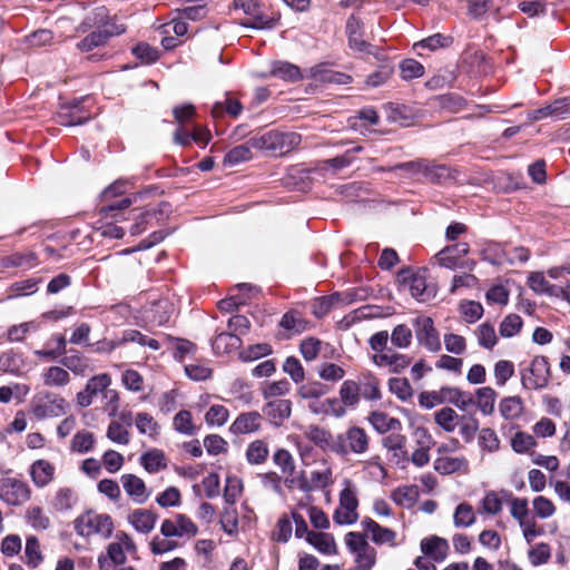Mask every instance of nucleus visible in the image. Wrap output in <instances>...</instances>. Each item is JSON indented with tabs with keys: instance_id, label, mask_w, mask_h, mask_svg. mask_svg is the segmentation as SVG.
<instances>
[{
	"instance_id": "nucleus-9",
	"label": "nucleus",
	"mask_w": 570,
	"mask_h": 570,
	"mask_svg": "<svg viewBox=\"0 0 570 570\" xmlns=\"http://www.w3.org/2000/svg\"><path fill=\"white\" fill-rule=\"evenodd\" d=\"M31 498V489L22 480L3 478L0 480V499L9 505H21Z\"/></svg>"
},
{
	"instance_id": "nucleus-21",
	"label": "nucleus",
	"mask_w": 570,
	"mask_h": 570,
	"mask_svg": "<svg viewBox=\"0 0 570 570\" xmlns=\"http://www.w3.org/2000/svg\"><path fill=\"white\" fill-rule=\"evenodd\" d=\"M384 448L392 453V461L397 465H404L409 460L406 438L401 434H391L383 440Z\"/></svg>"
},
{
	"instance_id": "nucleus-2",
	"label": "nucleus",
	"mask_w": 570,
	"mask_h": 570,
	"mask_svg": "<svg viewBox=\"0 0 570 570\" xmlns=\"http://www.w3.org/2000/svg\"><path fill=\"white\" fill-rule=\"evenodd\" d=\"M137 546L134 539L125 531H117L114 540L107 546L106 553L98 557L100 570H111L114 566L126 563L127 554H136Z\"/></svg>"
},
{
	"instance_id": "nucleus-23",
	"label": "nucleus",
	"mask_w": 570,
	"mask_h": 570,
	"mask_svg": "<svg viewBox=\"0 0 570 570\" xmlns=\"http://www.w3.org/2000/svg\"><path fill=\"white\" fill-rule=\"evenodd\" d=\"M262 425V415L258 412H246L236 417L230 425V432L234 434H248L259 430Z\"/></svg>"
},
{
	"instance_id": "nucleus-48",
	"label": "nucleus",
	"mask_w": 570,
	"mask_h": 570,
	"mask_svg": "<svg viewBox=\"0 0 570 570\" xmlns=\"http://www.w3.org/2000/svg\"><path fill=\"white\" fill-rule=\"evenodd\" d=\"M551 559V547L546 542L533 544L528 550V560L531 566L539 567L546 564Z\"/></svg>"
},
{
	"instance_id": "nucleus-49",
	"label": "nucleus",
	"mask_w": 570,
	"mask_h": 570,
	"mask_svg": "<svg viewBox=\"0 0 570 570\" xmlns=\"http://www.w3.org/2000/svg\"><path fill=\"white\" fill-rule=\"evenodd\" d=\"M306 436L322 449L332 451V443H334L335 436L327 430L311 425L307 428Z\"/></svg>"
},
{
	"instance_id": "nucleus-59",
	"label": "nucleus",
	"mask_w": 570,
	"mask_h": 570,
	"mask_svg": "<svg viewBox=\"0 0 570 570\" xmlns=\"http://www.w3.org/2000/svg\"><path fill=\"white\" fill-rule=\"evenodd\" d=\"M362 466L363 471L373 481L381 482L387 476V471L381 463L379 456L371 458L370 460L363 462Z\"/></svg>"
},
{
	"instance_id": "nucleus-38",
	"label": "nucleus",
	"mask_w": 570,
	"mask_h": 570,
	"mask_svg": "<svg viewBox=\"0 0 570 570\" xmlns=\"http://www.w3.org/2000/svg\"><path fill=\"white\" fill-rule=\"evenodd\" d=\"M510 445L518 454H530L537 446V440L529 433L518 431L511 436Z\"/></svg>"
},
{
	"instance_id": "nucleus-34",
	"label": "nucleus",
	"mask_w": 570,
	"mask_h": 570,
	"mask_svg": "<svg viewBox=\"0 0 570 570\" xmlns=\"http://www.w3.org/2000/svg\"><path fill=\"white\" fill-rule=\"evenodd\" d=\"M27 523L35 530L43 531L50 527V518L46 511L38 505H30L24 514Z\"/></svg>"
},
{
	"instance_id": "nucleus-43",
	"label": "nucleus",
	"mask_w": 570,
	"mask_h": 570,
	"mask_svg": "<svg viewBox=\"0 0 570 570\" xmlns=\"http://www.w3.org/2000/svg\"><path fill=\"white\" fill-rule=\"evenodd\" d=\"M43 384L50 387H60L69 383L70 376L67 370L60 366H50L43 374Z\"/></svg>"
},
{
	"instance_id": "nucleus-56",
	"label": "nucleus",
	"mask_w": 570,
	"mask_h": 570,
	"mask_svg": "<svg viewBox=\"0 0 570 570\" xmlns=\"http://www.w3.org/2000/svg\"><path fill=\"white\" fill-rule=\"evenodd\" d=\"M95 436L91 432L82 430L75 434L70 448L73 452L86 453L94 449Z\"/></svg>"
},
{
	"instance_id": "nucleus-15",
	"label": "nucleus",
	"mask_w": 570,
	"mask_h": 570,
	"mask_svg": "<svg viewBox=\"0 0 570 570\" xmlns=\"http://www.w3.org/2000/svg\"><path fill=\"white\" fill-rule=\"evenodd\" d=\"M56 469L48 460H36L29 468V474L32 483L37 488H45L55 479Z\"/></svg>"
},
{
	"instance_id": "nucleus-41",
	"label": "nucleus",
	"mask_w": 570,
	"mask_h": 570,
	"mask_svg": "<svg viewBox=\"0 0 570 570\" xmlns=\"http://www.w3.org/2000/svg\"><path fill=\"white\" fill-rule=\"evenodd\" d=\"M476 521L475 512L470 503H460L453 513V524L455 528H469Z\"/></svg>"
},
{
	"instance_id": "nucleus-27",
	"label": "nucleus",
	"mask_w": 570,
	"mask_h": 570,
	"mask_svg": "<svg viewBox=\"0 0 570 570\" xmlns=\"http://www.w3.org/2000/svg\"><path fill=\"white\" fill-rule=\"evenodd\" d=\"M78 498L73 489L61 487L55 492L50 504L55 511L66 512L73 508Z\"/></svg>"
},
{
	"instance_id": "nucleus-42",
	"label": "nucleus",
	"mask_w": 570,
	"mask_h": 570,
	"mask_svg": "<svg viewBox=\"0 0 570 570\" xmlns=\"http://www.w3.org/2000/svg\"><path fill=\"white\" fill-rule=\"evenodd\" d=\"M61 364L76 375H86L94 370L89 358L78 353L65 356Z\"/></svg>"
},
{
	"instance_id": "nucleus-10",
	"label": "nucleus",
	"mask_w": 570,
	"mask_h": 570,
	"mask_svg": "<svg viewBox=\"0 0 570 570\" xmlns=\"http://www.w3.org/2000/svg\"><path fill=\"white\" fill-rule=\"evenodd\" d=\"M413 326L419 344L433 353H436L441 350L439 332L435 328L434 322L431 317L417 316L413 320Z\"/></svg>"
},
{
	"instance_id": "nucleus-28",
	"label": "nucleus",
	"mask_w": 570,
	"mask_h": 570,
	"mask_svg": "<svg viewBox=\"0 0 570 570\" xmlns=\"http://www.w3.org/2000/svg\"><path fill=\"white\" fill-rule=\"evenodd\" d=\"M306 541L312 544L317 551L324 554L336 553V543L334 537L326 532H309L307 533Z\"/></svg>"
},
{
	"instance_id": "nucleus-53",
	"label": "nucleus",
	"mask_w": 570,
	"mask_h": 570,
	"mask_svg": "<svg viewBox=\"0 0 570 570\" xmlns=\"http://www.w3.org/2000/svg\"><path fill=\"white\" fill-rule=\"evenodd\" d=\"M173 424L175 430L180 434L194 435L197 432V426L193 422L191 413L186 410L179 411L174 416Z\"/></svg>"
},
{
	"instance_id": "nucleus-40",
	"label": "nucleus",
	"mask_w": 570,
	"mask_h": 570,
	"mask_svg": "<svg viewBox=\"0 0 570 570\" xmlns=\"http://www.w3.org/2000/svg\"><path fill=\"white\" fill-rule=\"evenodd\" d=\"M478 445L482 452L494 453L500 450L501 441L491 428H483L478 434Z\"/></svg>"
},
{
	"instance_id": "nucleus-33",
	"label": "nucleus",
	"mask_w": 570,
	"mask_h": 570,
	"mask_svg": "<svg viewBox=\"0 0 570 570\" xmlns=\"http://www.w3.org/2000/svg\"><path fill=\"white\" fill-rule=\"evenodd\" d=\"M461 419L452 407H442L434 413L435 423L448 433L455 431Z\"/></svg>"
},
{
	"instance_id": "nucleus-19",
	"label": "nucleus",
	"mask_w": 570,
	"mask_h": 570,
	"mask_svg": "<svg viewBox=\"0 0 570 570\" xmlns=\"http://www.w3.org/2000/svg\"><path fill=\"white\" fill-rule=\"evenodd\" d=\"M98 13L104 16L105 11L99 10ZM106 17H88L80 26L79 30L86 32L91 27L104 29L107 39L114 36H119L126 31V26L117 22H106Z\"/></svg>"
},
{
	"instance_id": "nucleus-62",
	"label": "nucleus",
	"mask_w": 570,
	"mask_h": 570,
	"mask_svg": "<svg viewBox=\"0 0 570 570\" xmlns=\"http://www.w3.org/2000/svg\"><path fill=\"white\" fill-rule=\"evenodd\" d=\"M135 424H136L137 430L141 434L155 436L158 433V429H159L158 423L155 421V419L150 414H148L146 412H140L136 415Z\"/></svg>"
},
{
	"instance_id": "nucleus-47",
	"label": "nucleus",
	"mask_w": 570,
	"mask_h": 570,
	"mask_svg": "<svg viewBox=\"0 0 570 570\" xmlns=\"http://www.w3.org/2000/svg\"><path fill=\"white\" fill-rule=\"evenodd\" d=\"M243 111L242 104L233 99L232 97H226L224 101H218L213 106L212 116L214 118H219L224 112L228 114L230 117H238Z\"/></svg>"
},
{
	"instance_id": "nucleus-24",
	"label": "nucleus",
	"mask_w": 570,
	"mask_h": 570,
	"mask_svg": "<svg viewBox=\"0 0 570 570\" xmlns=\"http://www.w3.org/2000/svg\"><path fill=\"white\" fill-rule=\"evenodd\" d=\"M0 371L22 375L29 371V364L22 354L8 351L0 356Z\"/></svg>"
},
{
	"instance_id": "nucleus-50",
	"label": "nucleus",
	"mask_w": 570,
	"mask_h": 570,
	"mask_svg": "<svg viewBox=\"0 0 570 570\" xmlns=\"http://www.w3.org/2000/svg\"><path fill=\"white\" fill-rule=\"evenodd\" d=\"M173 312V304L167 299H160L153 305L150 309L151 315L149 316V321L157 325H163L164 323L168 322Z\"/></svg>"
},
{
	"instance_id": "nucleus-37",
	"label": "nucleus",
	"mask_w": 570,
	"mask_h": 570,
	"mask_svg": "<svg viewBox=\"0 0 570 570\" xmlns=\"http://www.w3.org/2000/svg\"><path fill=\"white\" fill-rule=\"evenodd\" d=\"M340 400L347 406L354 407L361 399L360 384L353 380H346L342 383L338 391Z\"/></svg>"
},
{
	"instance_id": "nucleus-7",
	"label": "nucleus",
	"mask_w": 570,
	"mask_h": 570,
	"mask_svg": "<svg viewBox=\"0 0 570 570\" xmlns=\"http://www.w3.org/2000/svg\"><path fill=\"white\" fill-rule=\"evenodd\" d=\"M510 514L518 522L527 543L543 534L542 528L530 515L528 500L514 497L510 500Z\"/></svg>"
},
{
	"instance_id": "nucleus-4",
	"label": "nucleus",
	"mask_w": 570,
	"mask_h": 570,
	"mask_svg": "<svg viewBox=\"0 0 570 570\" xmlns=\"http://www.w3.org/2000/svg\"><path fill=\"white\" fill-rule=\"evenodd\" d=\"M75 530L81 537L97 534L107 539L114 531V521L107 513L87 511L75 520Z\"/></svg>"
},
{
	"instance_id": "nucleus-63",
	"label": "nucleus",
	"mask_w": 570,
	"mask_h": 570,
	"mask_svg": "<svg viewBox=\"0 0 570 570\" xmlns=\"http://www.w3.org/2000/svg\"><path fill=\"white\" fill-rule=\"evenodd\" d=\"M229 417L228 410L219 404L212 405L205 414V422L210 426H223Z\"/></svg>"
},
{
	"instance_id": "nucleus-35",
	"label": "nucleus",
	"mask_w": 570,
	"mask_h": 570,
	"mask_svg": "<svg viewBox=\"0 0 570 570\" xmlns=\"http://www.w3.org/2000/svg\"><path fill=\"white\" fill-rule=\"evenodd\" d=\"M269 73L273 77L292 82L299 80L302 77L297 66L285 61L273 62Z\"/></svg>"
},
{
	"instance_id": "nucleus-5",
	"label": "nucleus",
	"mask_w": 570,
	"mask_h": 570,
	"mask_svg": "<svg viewBox=\"0 0 570 570\" xmlns=\"http://www.w3.org/2000/svg\"><path fill=\"white\" fill-rule=\"evenodd\" d=\"M344 488L338 494V505L334 511L333 520L340 525L353 524L358 520V499L357 490L354 483L345 479Z\"/></svg>"
},
{
	"instance_id": "nucleus-17",
	"label": "nucleus",
	"mask_w": 570,
	"mask_h": 570,
	"mask_svg": "<svg viewBox=\"0 0 570 570\" xmlns=\"http://www.w3.org/2000/svg\"><path fill=\"white\" fill-rule=\"evenodd\" d=\"M404 282L409 286L411 295L419 302H428L436 294L434 286L428 285L426 278L422 274L411 275L409 278H404Z\"/></svg>"
},
{
	"instance_id": "nucleus-58",
	"label": "nucleus",
	"mask_w": 570,
	"mask_h": 570,
	"mask_svg": "<svg viewBox=\"0 0 570 570\" xmlns=\"http://www.w3.org/2000/svg\"><path fill=\"white\" fill-rule=\"evenodd\" d=\"M412 331L405 324H400L395 326L391 333L392 344L401 350L407 348L412 343Z\"/></svg>"
},
{
	"instance_id": "nucleus-64",
	"label": "nucleus",
	"mask_w": 570,
	"mask_h": 570,
	"mask_svg": "<svg viewBox=\"0 0 570 570\" xmlns=\"http://www.w3.org/2000/svg\"><path fill=\"white\" fill-rule=\"evenodd\" d=\"M107 438L117 444L126 445L129 443V432L119 421H111L107 429Z\"/></svg>"
},
{
	"instance_id": "nucleus-8",
	"label": "nucleus",
	"mask_w": 570,
	"mask_h": 570,
	"mask_svg": "<svg viewBox=\"0 0 570 570\" xmlns=\"http://www.w3.org/2000/svg\"><path fill=\"white\" fill-rule=\"evenodd\" d=\"M550 381V365L544 356H535L529 367L521 373L523 387L528 390H541L548 386Z\"/></svg>"
},
{
	"instance_id": "nucleus-29",
	"label": "nucleus",
	"mask_w": 570,
	"mask_h": 570,
	"mask_svg": "<svg viewBox=\"0 0 570 570\" xmlns=\"http://www.w3.org/2000/svg\"><path fill=\"white\" fill-rule=\"evenodd\" d=\"M468 460L464 456H446L440 455L434 461V469L441 474H451L460 470L466 469Z\"/></svg>"
},
{
	"instance_id": "nucleus-13",
	"label": "nucleus",
	"mask_w": 570,
	"mask_h": 570,
	"mask_svg": "<svg viewBox=\"0 0 570 570\" xmlns=\"http://www.w3.org/2000/svg\"><path fill=\"white\" fill-rule=\"evenodd\" d=\"M363 24L354 16L346 22V33L348 37L350 48L362 53L373 55L377 60L382 59V55L374 50V47L363 40Z\"/></svg>"
},
{
	"instance_id": "nucleus-26",
	"label": "nucleus",
	"mask_w": 570,
	"mask_h": 570,
	"mask_svg": "<svg viewBox=\"0 0 570 570\" xmlns=\"http://www.w3.org/2000/svg\"><path fill=\"white\" fill-rule=\"evenodd\" d=\"M122 488L126 493L137 503H144L147 498L145 482L135 474H124L121 476Z\"/></svg>"
},
{
	"instance_id": "nucleus-39",
	"label": "nucleus",
	"mask_w": 570,
	"mask_h": 570,
	"mask_svg": "<svg viewBox=\"0 0 570 570\" xmlns=\"http://www.w3.org/2000/svg\"><path fill=\"white\" fill-rule=\"evenodd\" d=\"M250 139L246 144L232 148L224 157L225 166H235L253 158Z\"/></svg>"
},
{
	"instance_id": "nucleus-60",
	"label": "nucleus",
	"mask_w": 570,
	"mask_h": 570,
	"mask_svg": "<svg viewBox=\"0 0 570 570\" xmlns=\"http://www.w3.org/2000/svg\"><path fill=\"white\" fill-rule=\"evenodd\" d=\"M243 481L236 475L226 478L224 499L228 504H234L243 492Z\"/></svg>"
},
{
	"instance_id": "nucleus-6",
	"label": "nucleus",
	"mask_w": 570,
	"mask_h": 570,
	"mask_svg": "<svg viewBox=\"0 0 570 570\" xmlns=\"http://www.w3.org/2000/svg\"><path fill=\"white\" fill-rule=\"evenodd\" d=\"M368 435L358 426H350L345 432L335 435L332 443V452L337 455H347L350 453L360 455L368 449Z\"/></svg>"
},
{
	"instance_id": "nucleus-36",
	"label": "nucleus",
	"mask_w": 570,
	"mask_h": 570,
	"mask_svg": "<svg viewBox=\"0 0 570 570\" xmlns=\"http://www.w3.org/2000/svg\"><path fill=\"white\" fill-rule=\"evenodd\" d=\"M368 421L379 433L395 431L401 428V422L397 419L391 417L384 412H372Z\"/></svg>"
},
{
	"instance_id": "nucleus-22",
	"label": "nucleus",
	"mask_w": 570,
	"mask_h": 570,
	"mask_svg": "<svg viewBox=\"0 0 570 570\" xmlns=\"http://www.w3.org/2000/svg\"><path fill=\"white\" fill-rule=\"evenodd\" d=\"M91 118L89 112L82 109L79 102L71 106H65L58 114V122L61 126H77L87 122Z\"/></svg>"
},
{
	"instance_id": "nucleus-44",
	"label": "nucleus",
	"mask_w": 570,
	"mask_h": 570,
	"mask_svg": "<svg viewBox=\"0 0 570 570\" xmlns=\"http://www.w3.org/2000/svg\"><path fill=\"white\" fill-rule=\"evenodd\" d=\"M400 168H406L414 171H424L431 180H439L448 176V168L444 166H429L423 161H413L400 165Z\"/></svg>"
},
{
	"instance_id": "nucleus-61",
	"label": "nucleus",
	"mask_w": 570,
	"mask_h": 570,
	"mask_svg": "<svg viewBox=\"0 0 570 570\" xmlns=\"http://www.w3.org/2000/svg\"><path fill=\"white\" fill-rule=\"evenodd\" d=\"M108 39L104 29L98 28V30L92 31L87 37H85L81 41L78 42L77 48L81 51H90L95 48L104 46L107 43Z\"/></svg>"
},
{
	"instance_id": "nucleus-32",
	"label": "nucleus",
	"mask_w": 570,
	"mask_h": 570,
	"mask_svg": "<svg viewBox=\"0 0 570 570\" xmlns=\"http://www.w3.org/2000/svg\"><path fill=\"white\" fill-rule=\"evenodd\" d=\"M419 498V489L416 485H403L394 489L391 499L394 503L403 508H411Z\"/></svg>"
},
{
	"instance_id": "nucleus-1",
	"label": "nucleus",
	"mask_w": 570,
	"mask_h": 570,
	"mask_svg": "<svg viewBox=\"0 0 570 570\" xmlns=\"http://www.w3.org/2000/svg\"><path fill=\"white\" fill-rule=\"evenodd\" d=\"M302 137L294 131L271 130L250 138L254 149L271 156L282 157L299 146Z\"/></svg>"
},
{
	"instance_id": "nucleus-51",
	"label": "nucleus",
	"mask_w": 570,
	"mask_h": 570,
	"mask_svg": "<svg viewBox=\"0 0 570 570\" xmlns=\"http://www.w3.org/2000/svg\"><path fill=\"white\" fill-rule=\"evenodd\" d=\"M141 464L149 473L158 472L167 466L164 453L154 449L141 456Z\"/></svg>"
},
{
	"instance_id": "nucleus-52",
	"label": "nucleus",
	"mask_w": 570,
	"mask_h": 570,
	"mask_svg": "<svg viewBox=\"0 0 570 570\" xmlns=\"http://www.w3.org/2000/svg\"><path fill=\"white\" fill-rule=\"evenodd\" d=\"M499 409L504 419H517L523 411L522 400L519 396L505 397L500 402Z\"/></svg>"
},
{
	"instance_id": "nucleus-3",
	"label": "nucleus",
	"mask_w": 570,
	"mask_h": 570,
	"mask_svg": "<svg viewBox=\"0 0 570 570\" xmlns=\"http://www.w3.org/2000/svg\"><path fill=\"white\" fill-rule=\"evenodd\" d=\"M69 410L68 402L58 394L42 391L31 400L30 411L38 420L62 416Z\"/></svg>"
},
{
	"instance_id": "nucleus-11",
	"label": "nucleus",
	"mask_w": 570,
	"mask_h": 570,
	"mask_svg": "<svg viewBox=\"0 0 570 570\" xmlns=\"http://www.w3.org/2000/svg\"><path fill=\"white\" fill-rule=\"evenodd\" d=\"M197 530V525L185 514H176L170 519H165L160 524V533L166 538L194 537Z\"/></svg>"
},
{
	"instance_id": "nucleus-31",
	"label": "nucleus",
	"mask_w": 570,
	"mask_h": 570,
	"mask_svg": "<svg viewBox=\"0 0 570 570\" xmlns=\"http://www.w3.org/2000/svg\"><path fill=\"white\" fill-rule=\"evenodd\" d=\"M497 396V392L490 386L480 387L475 391V404L482 414L490 415L493 413Z\"/></svg>"
},
{
	"instance_id": "nucleus-16",
	"label": "nucleus",
	"mask_w": 570,
	"mask_h": 570,
	"mask_svg": "<svg viewBox=\"0 0 570 570\" xmlns=\"http://www.w3.org/2000/svg\"><path fill=\"white\" fill-rule=\"evenodd\" d=\"M263 413L273 424L281 425L291 416L292 402L286 399L269 401L264 405Z\"/></svg>"
},
{
	"instance_id": "nucleus-57",
	"label": "nucleus",
	"mask_w": 570,
	"mask_h": 570,
	"mask_svg": "<svg viewBox=\"0 0 570 570\" xmlns=\"http://www.w3.org/2000/svg\"><path fill=\"white\" fill-rule=\"evenodd\" d=\"M529 286L537 293H546L549 295L558 296V288L556 285H550L542 273H531L528 277Z\"/></svg>"
},
{
	"instance_id": "nucleus-20",
	"label": "nucleus",
	"mask_w": 570,
	"mask_h": 570,
	"mask_svg": "<svg viewBox=\"0 0 570 570\" xmlns=\"http://www.w3.org/2000/svg\"><path fill=\"white\" fill-rule=\"evenodd\" d=\"M469 253V245L466 243H459L453 246H448L439 252L435 256L440 266L454 269L458 266L460 258Z\"/></svg>"
},
{
	"instance_id": "nucleus-54",
	"label": "nucleus",
	"mask_w": 570,
	"mask_h": 570,
	"mask_svg": "<svg viewBox=\"0 0 570 570\" xmlns=\"http://www.w3.org/2000/svg\"><path fill=\"white\" fill-rule=\"evenodd\" d=\"M24 557L27 564L31 568H37L42 562L39 540L33 535L27 538Z\"/></svg>"
},
{
	"instance_id": "nucleus-45",
	"label": "nucleus",
	"mask_w": 570,
	"mask_h": 570,
	"mask_svg": "<svg viewBox=\"0 0 570 570\" xmlns=\"http://www.w3.org/2000/svg\"><path fill=\"white\" fill-rule=\"evenodd\" d=\"M269 454L268 445L263 440L250 442L246 449V460L250 464L264 463Z\"/></svg>"
},
{
	"instance_id": "nucleus-55",
	"label": "nucleus",
	"mask_w": 570,
	"mask_h": 570,
	"mask_svg": "<svg viewBox=\"0 0 570 570\" xmlns=\"http://www.w3.org/2000/svg\"><path fill=\"white\" fill-rule=\"evenodd\" d=\"M532 508L535 517L543 520L553 517L557 511L553 501L543 495H538L532 500Z\"/></svg>"
},
{
	"instance_id": "nucleus-14",
	"label": "nucleus",
	"mask_w": 570,
	"mask_h": 570,
	"mask_svg": "<svg viewBox=\"0 0 570 570\" xmlns=\"http://www.w3.org/2000/svg\"><path fill=\"white\" fill-rule=\"evenodd\" d=\"M361 525L374 543L389 544L390 547L397 546L395 531L380 525L370 518L363 519Z\"/></svg>"
},
{
	"instance_id": "nucleus-46",
	"label": "nucleus",
	"mask_w": 570,
	"mask_h": 570,
	"mask_svg": "<svg viewBox=\"0 0 570 570\" xmlns=\"http://www.w3.org/2000/svg\"><path fill=\"white\" fill-rule=\"evenodd\" d=\"M242 342L237 335L232 333H220L213 341V348L218 354L229 353L237 350Z\"/></svg>"
},
{
	"instance_id": "nucleus-25",
	"label": "nucleus",
	"mask_w": 570,
	"mask_h": 570,
	"mask_svg": "<svg viewBox=\"0 0 570 570\" xmlns=\"http://www.w3.org/2000/svg\"><path fill=\"white\" fill-rule=\"evenodd\" d=\"M421 551L431 557L434 561H443L449 551V543L440 537H430L421 541Z\"/></svg>"
},
{
	"instance_id": "nucleus-12",
	"label": "nucleus",
	"mask_w": 570,
	"mask_h": 570,
	"mask_svg": "<svg viewBox=\"0 0 570 570\" xmlns=\"http://www.w3.org/2000/svg\"><path fill=\"white\" fill-rule=\"evenodd\" d=\"M333 471L331 465L323 461L318 468L309 472L308 478L302 475L298 481V487L302 491L309 492L316 489H325L332 485Z\"/></svg>"
},
{
	"instance_id": "nucleus-30",
	"label": "nucleus",
	"mask_w": 570,
	"mask_h": 570,
	"mask_svg": "<svg viewBox=\"0 0 570 570\" xmlns=\"http://www.w3.org/2000/svg\"><path fill=\"white\" fill-rule=\"evenodd\" d=\"M441 391V397H442V404L443 403H450L455 405L462 411H465L466 407L472 403L471 395L465 394L458 387H451L445 386L440 389Z\"/></svg>"
},
{
	"instance_id": "nucleus-18",
	"label": "nucleus",
	"mask_w": 570,
	"mask_h": 570,
	"mask_svg": "<svg viewBox=\"0 0 570 570\" xmlns=\"http://www.w3.org/2000/svg\"><path fill=\"white\" fill-rule=\"evenodd\" d=\"M129 524L144 534L151 532L157 521V514L151 510L136 509L128 514Z\"/></svg>"
}]
</instances>
